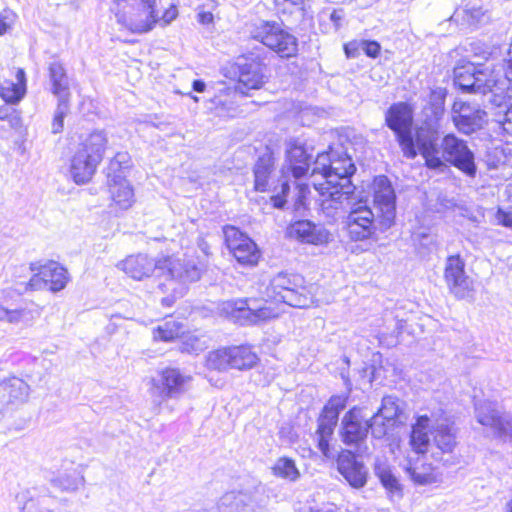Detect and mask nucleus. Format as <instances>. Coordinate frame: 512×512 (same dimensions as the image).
Segmentation results:
<instances>
[{
	"mask_svg": "<svg viewBox=\"0 0 512 512\" xmlns=\"http://www.w3.org/2000/svg\"><path fill=\"white\" fill-rule=\"evenodd\" d=\"M355 171L352 158L343 148H330L328 152L318 154L312 177L319 175L322 180H315L313 186L319 194L321 210L327 217L334 218L350 204L355 190L350 178Z\"/></svg>",
	"mask_w": 512,
	"mask_h": 512,
	"instance_id": "obj_1",
	"label": "nucleus"
},
{
	"mask_svg": "<svg viewBox=\"0 0 512 512\" xmlns=\"http://www.w3.org/2000/svg\"><path fill=\"white\" fill-rule=\"evenodd\" d=\"M310 160L311 155L302 145L289 142L278 177L274 156L272 152L266 151L254 165V189L258 192H273L270 198L272 205L277 209L284 208L290 191V175L296 181L301 179L309 170Z\"/></svg>",
	"mask_w": 512,
	"mask_h": 512,
	"instance_id": "obj_2",
	"label": "nucleus"
},
{
	"mask_svg": "<svg viewBox=\"0 0 512 512\" xmlns=\"http://www.w3.org/2000/svg\"><path fill=\"white\" fill-rule=\"evenodd\" d=\"M417 153L425 159V164L430 169L442 171L448 162L469 176H474L476 166L474 154L468 148L466 142L454 134L443 137L441 145H438V133L429 126H421L416 129Z\"/></svg>",
	"mask_w": 512,
	"mask_h": 512,
	"instance_id": "obj_3",
	"label": "nucleus"
},
{
	"mask_svg": "<svg viewBox=\"0 0 512 512\" xmlns=\"http://www.w3.org/2000/svg\"><path fill=\"white\" fill-rule=\"evenodd\" d=\"M454 83L463 92L494 96V103L500 102L512 81V40L506 59V70L503 74L501 65L492 63H475L461 61L453 71Z\"/></svg>",
	"mask_w": 512,
	"mask_h": 512,
	"instance_id": "obj_4",
	"label": "nucleus"
},
{
	"mask_svg": "<svg viewBox=\"0 0 512 512\" xmlns=\"http://www.w3.org/2000/svg\"><path fill=\"white\" fill-rule=\"evenodd\" d=\"M428 417L422 416L413 425L410 445L418 454L429 453L436 461H446L445 456L451 455L457 447V429L448 420L436 421L427 432Z\"/></svg>",
	"mask_w": 512,
	"mask_h": 512,
	"instance_id": "obj_5",
	"label": "nucleus"
},
{
	"mask_svg": "<svg viewBox=\"0 0 512 512\" xmlns=\"http://www.w3.org/2000/svg\"><path fill=\"white\" fill-rule=\"evenodd\" d=\"M107 144V135L101 130L93 131L79 144L70 165L71 176L77 184L91 180L103 159Z\"/></svg>",
	"mask_w": 512,
	"mask_h": 512,
	"instance_id": "obj_6",
	"label": "nucleus"
},
{
	"mask_svg": "<svg viewBox=\"0 0 512 512\" xmlns=\"http://www.w3.org/2000/svg\"><path fill=\"white\" fill-rule=\"evenodd\" d=\"M113 4L117 23L132 33H147L160 19L156 0H113Z\"/></svg>",
	"mask_w": 512,
	"mask_h": 512,
	"instance_id": "obj_7",
	"label": "nucleus"
},
{
	"mask_svg": "<svg viewBox=\"0 0 512 512\" xmlns=\"http://www.w3.org/2000/svg\"><path fill=\"white\" fill-rule=\"evenodd\" d=\"M266 295L275 302L291 307L307 308L313 304V295L299 274L279 272L270 280Z\"/></svg>",
	"mask_w": 512,
	"mask_h": 512,
	"instance_id": "obj_8",
	"label": "nucleus"
},
{
	"mask_svg": "<svg viewBox=\"0 0 512 512\" xmlns=\"http://www.w3.org/2000/svg\"><path fill=\"white\" fill-rule=\"evenodd\" d=\"M249 33L281 57H291L297 52V39L283 28L282 23L258 20L250 25Z\"/></svg>",
	"mask_w": 512,
	"mask_h": 512,
	"instance_id": "obj_9",
	"label": "nucleus"
},
{
	"mask_svg": "<svg viewBox=\"0 0 512 512\" xmlns=\"http://www.w3.org/2000/svg\"><path fill=\"white\" fill-rule=\"evenodd\" d=\"M201 273L202 270L195 260L186 255L160 257V276L169 281V289L178 295H184L187 285L198 281Z\"/></svg>",
	"mask_w": 512,
	"mask_h": 512,
	"instance_id": "obj_10",
	"label": "nucleus"
},
{
	"mask_svg": "<svg viewBox=\"0 0 512 512\" xmlns=\"http://www.w3.org/2000/svg\"><path fill=\"white\" fill-rule=\"evenodd\" d=\"M412 122V112L404 102L392 104L385 113V123L395 133L402 153L408 159H414L418 150Z\"/></svg>",
	"mask_w": 512,
	"mask_h": 512,
	"instance_id": "obj_11",
	"label": "nucleus"
},
{
	"mask_svg": "<svg viewBox=\"0 0 512 512\" xmlns=\"http://www.w3.org/2000/svg\"><path fill=\"white\" fill-rule=\"evenodd\" d=\"M258 356L246 345L223 347L210 351L206 357L208 369L224 372L229 369L248 370L258 363Z\"/></svg>",
	"mask_w": 512,
	"mask_h": 512,
	"instance_id": "obj_12",
	"label": "nucleus"
},
{
	"mask_svg": "<svg viewBox=\"0 0 512 512\" xmlns=\"http://www.w3.org/2000/svg\"><path fill=\"white\" fill-rule=\"evenodd\" d=\"M225 242L237 262L243 266L257 265L261 253L255 242L234 226L223 228Z\"/></svg>",
	"mask_w": 512,
	"mask_h": 512,
	"instance_id": "obj_13",
	"label": "nucleus"
},
{
	"mask_svg": "<svg viewBox=\"0 0 512 512\" xmlns=\"http://www.w3.org/2000/svg\"><path fill=\"white\" fill-rule=\"evenodd\" d=\"M444 280L451 294L457 299L474 296V281L465 272V263L459 255L449 256L445 263Z\"/></svg>",
	"mask_w": 512,
	"mask_h": 512,
	"instance_id": "obj_14",
	"label": "nucleus"
},
{
	"mask_svg": "<svg viewBox=\"0 0 512 512\" xmlns=\"http://www.w3.org/2000/svg\"><path fill=\"white\" fill-rule=\"evenodd\" d=\"M477 421L489 427L492 433L503 440H512V415L501 412L492 402H477L475 404Z\"/></svg>",
	"mask_w": 512,
	"mask_h": 512,
	"instance_id": "obj_15",
	"label": "nucleus"
},
{
	"mask_svg": "<svg viewBox=\"0 0 512 512\" xmlns=\"http://www.w3.org/2000/svg\"><path fill=\"white\" fill-rule=\"evenodd\" d=\"M371 429V417L363 407H353L342 418L340 436L344 444L358 446Z\"/></svg>",
	"mask_w": 512,
	"mask_h": 512,
	"instance_id": "obj_16",
	"label": "nucleus"
},
{
	"mask_svg": "<svg viewBox=\"0 0 512 512\" xmlns=\"http://www.w3.org/2000/svg\"><path fill=\"white\" fill-rule=\"evenodd\" d=\"M374 204L380 213L378 217L382 227L389 228L396 215V195L386 176L381 175L374 180Z\"/></svg>",
	"mask_w": 512,
	"mask_h": 512,
	"instance_id": "obj_17",
	"label": "nucleus"
},
{
	"mask_svg": "<svg viewBox=\"0 0 512 512\" xmlns=\"http://www.w3.org/2000/svg\"><path fill=\"white\" fill-rule=\"evenodd\" d=\"M451 119L455 127L464 134L481 129L486 121V112L478 104L456 100L451 110Z\"/></svg>",
	"mask_w": 512,
	"mask_h": 512,
	"instance_id": "obj_18",
	"label": "nucleus"
},
{
	"mask_svg": "<svg viewBox=\"0 0 512 512\" xmlns=\"http://www.w3.org/2000/svg\"><path fill=\"white\" fill-rule=\"evenodd\" d=\"M346 229L351 240L363 241L376 232L375 215L366 205L353 208L346 218Z\"/></svg>",
	"mask_w": 512,
	"mask_h": 512,
	"instance_id": "obj_19",
	"label": "nucleus"
},
{
	"mask_svg": "<svg viewBox=\"0 0 512 512\" xmlns=\"http://www.w3.org/2000/svg\"><path fill=\"white\" fill-rule=\"evenodd\" d=\"M191 380L190 376L184 375L176 368H166L161 372L160 379L151 380V395L159 393V397L178 398L185 392V386Z\"/></svg>",
	"mask_w": 512,
	"mask_h": 512,
	"instance_id": "obj_20",
	"label": "nucleus"
},
{
	"mask_svg": "<svg viewBox=\"0 0 512 512\" xmlns=\"http://www.w3.org/2000/svg\"><path fill=\"white\" fill-rule=\"evenodd\" d=\"M239 74L237 90L247 93V90L260 89L267 80L266 65L257 59L241 58L238 61Z\"/></svg>",
	"mask_w": 512,
	"mask_h": 512,
	"instance_id": "obj_21",
	"label": "nucleus"
},
{
	"mask_svg": "<svg viewBox=\"0 0 512 512\" xmlns=\"http://www.w3.org/2000/svg\"><path fill=\"white\" fill-rule=\"evenodd\" d=\"M287 235L304 244L327 245L333 239L332 234L323 226L309 220H299L287 228Z\"/></svg>",
	"mask_w": 512,
	"mask_h": 512,
	"instance_id": "obj_22",
	"label": "nucleus"
},
{
	"mask_svg": "<svg viewBox=\"0 0 512 512\" xmlns=\"http://www.w3.org/2000/svg\"><path fill=\"white\" fill-rule=\"evenodd\" d=\"M401 401L394 396H385L381 407L371 417V433L375 438L386 435L388 428L392 426L401 413Z\"/></svg>",
	"mask_w": 512,
	"mask_h": 512,
	"instance_id": "obj_23",
	"label": "nucleus"
},
{
	"mask_svg": "<svg viewBox=\"0 0 512 512\" xmlns=\"http://www.w3.org/2000/svg\"><path fill=\"white\" fill-rule=\"evenodd\" d=\"M117 267L134 280H144L157 271L160 275V258L157 260L146 254L129 255Z\"/></svg>",
	"mask_w": 512,
	"mask_h": 512,
	"instance_id": "obj_24",
	"label": "nucleus"
},
{
	"mask_svg": "<svg viewBox=\"0 0 512 512\" xmlns=\"http://www.w3.org/2000/svg\"><path fill=\"white\" fill-rule=\"evenodd\" d=\"M339 473L353 488H362L367 482L368 472L364 464L356 459L354 453L349 450L340 452L337 458Z\"/></svg>",
	"mask_w": 512,
	"mask_h": 512,
	"instance_id": "obj_25",
	"label": "nucleus"
},
{
	"mask_svg": "<svg viewBox=\"0 0 512 512\" xmlns=\"http://www.w3.org/2000/svg\"><path fill=\"white\" fill-rule=\"evenodd\" d=\"M224 310L241 325L257 324L276 316L270 307L264 306L254 309L248 306L246 300L227 302Z\"/></svg>",
	"mask_w": 512,
	"mask_h": 512,
	"instance_id": "obj_26",
	"label": "nucleus"
},
{
	"mask_svg": "<svg viewBox=\"0 0 512 512\" xmlns=\"http://www.w3.org/2000/svg\"><path fill=\"white\" fill-rule=\"evenodd\" d=\"M30 387L22 379L11 377L0 382V412L10 406L19 405L27 401Z\"/></svg>",
	"mask_w": 512,
	"mask_h": 512,
	"instance_id": "obj_27",
	"label": "nucleus"
},
{
	"mask_svg": "<svg viewBox=\"0 0 512 512\" xmlns=\"http://www.w3.org/2000/svg\"><path fill=\"white\" fill-rule=\"evenodd\" d=\"M40 309L30 307L29 305L20 306L14 309H8L0 305V322L10 325L31 326L33 322L40 317Z\"/></svg>",
	"mask_w": 512,
	"mask_h": 512,
	"instance_id": "obj_28",
	"label": "nucleus"
},
{
	"mask_svg": "<svg viewBox=\"0 0 512 512\" xmlns=\"http://www.w3.org/2000/svg\"><path fill=\"white\" fill-rule=\"evenodd\" d=\"M108 183L113 202L121 210L130 208L134 203V192L124 175H115Z\"/></svg>",
	"mask_w": 512,
	"mask_h": 512,
	"instance_id": "obj_29",
	"label": "nucleus"
},
{
	"mask_svg": "<svg viewBox=\"0 0 512 512\" xmlns=\"http://www.w3.org/2000/svg\"><path fill=\"white\" fill-rule=\"evenodd\" d=\"M48 73L51 92L58 97V101L61 99L68 100L70 94L69 78L63 64L58 61L51 62L48 67Z\"/></svg>",
	"mask_w": 512,
	"mask_h": 512,
	"instance_id": "obj_30",
	"label": "nucleus"
},
{
	"mask_svg": "<svg viewBox=\"0 0 512 512\" xmlns=\"http://www.w3.org/2000/svg\"><path fill=\"white\" fill-rule=\"evenodd\" d=\"M26 92V76L23 69L16 72V82L4 81L0 86V97L7 103H18Z\"/></svg>",
	"mask_w": 512,
	"mask_h": 512,
	"instance_id": "obj_31",
	"label": "nucleus"
},
{
	"mask_svg": "<svg viewBox=\"0 0 512 512\" xmlns=\"http://www.w3.org/2000/svg\"><path fill=\"white\" fill-rule=\"evenodd\" d=\"M41 274L47 279L48 289L52 292L63 290L69 281L67 270L53 261L41 265Z\"/></svg>",
	"mask_w": 512,
	"mask_h": 512,
	"instance_id": "obj_32",
	"label": "nucleus"
},
{
	"mask_svg": "<svg viewBox=\"0 0 512 512\" xmlns=\"http://www.w3.org/2000/svg\"><path fill=\"white\" fill-rule=\"evenodd\" d=\"M333 417V415L327 416L322 414L316 431L318 448L323 456L328 459L334 457V454L330 449L329 441L338 420Z\"/></svg>",
	"mask_w": 512,
	"mask_h": 512,
	"instance_id": "obj_33",
	"label": "nucleus"
},
{
	"mask_svg": "<svg viewBox=\"0 0 512 512\" xmlns=\"http://www.w3.org/2000/svg\"><path fill=\"white\" fill-rule=\"evenodd\" d=\"M252 502L251 496L244 492L231 491L225 493L219 501V512H241Z\"/></svg>",
	"mask_w": 512,
	"mask_h": 512,
	"instance_id": "obj_34",
	"label": "nucleus"
},
{
	"mask_svg": "<svg viewBox=\"0 0 512 512\" xmlns=\"http://www.w3.org/2000/svg\"><path fill=\"white\" fill-rule=\"evenodd\" d=\"M272 474L289 482H296L301 476L295 461L289 457L278 458L272 466Z\"/></svg>",
	"mask_w": 512,
	"mask_h": 512,
	"instance_id": "obj_35",
	"label": "nucleus"
},
{
	"mask_svg": "<svg viewBox=\"0 0 512 512\" xmlns=\"http://www.w3.org/2000/svg\"><path fill=\"white\" fill-rule=\"evenodd\" d=\"M374 471L376 476L379 478L382 485L390 490V491H397L400 489L399 482L394 475L391 467L386 463V461H382L378 459L375 462Z\"/></svg>",
	"mask_w": 512,
	"mask_h": 512,
	"instance_id": "obj_36",
	"label": "nucleus"
},
{
	"mask_svg": "<svg viewBox=\"0 0 512 512\" xmlns=\"http://www.w3.org/2000/svg\"><path fill=\"white\" fill-rule=\"evenodd\" d=\"M411 479L419 485H428L437 481V476L434 473V468L430 464H422L421 466L407 467Z\"/></svg>",
	"mask_w": 512,
	"mask_h": 512,
	"instance_id": "obj_37",
	"label": "nucleus"
},
{
	"mask_svg": "<svg viewBox=\"0 0 512 512\" xmlns=\"http://www.w3.org/2000/svg\"><path fill=\"white\" fill-rule=\"evenodd\" d=\"M182 333V325L175 321L169 320L164 322L162 325H159L153 331L154 339L162 340V341H172L175 338L179 337Z\"/></svg>",
	"mask_w": 512,
	"mask_h": 512,
	"instance_id": "obj_38",
	"label": "nucleus"
},
{
	"mask_svg": "<svg viewBox=\"0 0 512 512\" xmlns=\"http://www.w3.org/2000/svg\"><path fill=\"white\" fill-rule=\"evenodd\" d=\"M207 348L206 340L202 337L190 334L183 338L180 350L189 354H198Z\"/></svg>",
	"mask_w": 512,
	"mask_h": 512,
	"instance_id": "obj_39",
	"label": "nucleus"
},
{
	"mask_svg": "<svg viewBox=\"0 0 512 512\" xmlns=\"http://www.w3.org/2000/svg\"><path fill=\"white\" fill-rule=\"evenodd\" d=\"M30 270L34 272L33 276L26 284V291H39L48 289L47 279L41 274V265L31 263Z\"/></svg>",
	"mask_w": 512,
	"mask_h": 512,
	"instance_id": "obj_40",
	"label": "nucleus"
},
{
	"mask_svg": "<svg viewBox=\"0 0 512 512\" xmlns=\"http://www.w3.org/2000/svg\"><path fill=\"white\" fill-rule=\"evenodd\" d=\"M347 397L342 395L332 396L328 403L324 406L322 414L330 416L333 415L334 419L338 420L339 413L345 409Z\"/></svg>",
	"mask_w": 512,
	"mask_h": 512,
	"instance_id": "obj_41",
	"label": "nucleus"
},
{
	"mask_svg": "<svg viewBox=\"0 0 512 512\" xmlns=\"http://www.w3.org/2000/svg\"><path fill=\"white\" fill-rule=\"evenodd\" d=\"M68 112V100L61 99L58 101V105L52 121V133L57 134L63 130L64 117Z\"/></svg>",
	"mask_w": 512,
	"mask_h": 512,
	"instance_id": "obj_42",
	"label": "nucleus"
},
{
	"mask_svg": "<svg viewBox=\"0 0 512 512\" xmlns=\"http://www.w3.org/2000/svg\"><path fill=\"white\" fill-rule=\"evenodd\" d=\"M463 13H464L465 20L470 25H475V24L480 23L485 16V11L481 7H475V6L465 8L463 10Z\"/></svg>",
	"mask_w": 512,
	"mask_h": 512,
	"instance_id": "obj_43",
	"label": "nucleus"
},
{
	"mask_svg": "<svg viewBox=\"0 0 512 512\" xmlns=\"http://www.w3.org/2000/svg\"><path fill=\"white\" fill-rule=\"evenodd\" d=\"M28 494H29V491H23V492L17 494V496H16L17 501L19 503H23V505L21 507L23 512H52V510L47 507H40L37 511H33L35 502L32 499L29 501H25Z\"/></svg>",
	"mask_w": 512,
	"mask_h": 512,
	"instance_id": "obj_44",
	"label": "nucleus"
},
{
	"mask_svg": "<svg viewBox=\"0 0 512 512\" xmlns=\"http://www.w3.org/2000/svg\"><path fill=\"white\" fill-rule=\"evenodd\" d=\"M83 481L82 477H75V478H67L64 479L62 477L57 478L55 480L56 484L62 489V490H76Z\"/></svg>",
	"mask_w": 512,
	"mask_h": 512,
	"instance_id": "obj_45",
	"label": "nucleus"
},
{
	"mask_svg": "<svg viewBox=\"0 0 512 512\" xmlns=\"http://www.w3.org/2000/svg\"><path fill=\"white\" fill-rule=\"evenodd\" d=\"M495 222L512 230V212H506L499 208L495 214Z\"/></svg>",
	"mask_w": 512,
	"mask_h": 512,
	"instance_id": "obj_46",
	"label": "nucleus"
},
{
	"mask_svg": "<svg viewBox=\"0 0 512 512\" xmlns=\"http://www.w3.org/2000/svg\"><path fill=\"white\" fill-rule=\"evenodd\" d=\"M296 201L295 206L299 207L305 205L307 194L309 193V186L304 183H296Z\"/></svg>",
	"mask_w": 512,
	"mask_h": 512,
	"instance_id": "obj_47",
	"label": "nucleus"
},
{
	"mask_svg": "<svg viewBox=\"0 0 512 512\" xmlns=\"http://www.w3.org/2000/svg\"><path fill=\"white\" fill-rule=\"evenodd\" d=\"M380 45L376 41H365L362 44V49L364 50L365 54L369 57H377L380 53Z\"/></svg>",
	"mask_w": 512,
	"mask_h": 512,
	"instance_id": "obj_48",
	"label": "nucleus"
},
{
	"mask_svg": "<svg viewBox=\"0 0 512 512\" xmlns=\"http://www.w3.org/2000/svg\"><path fill=\"white\" fill-rule=\"evenodd\" d=\"M125 169L126 168H124V166H122L119 163H115V166L112 167V159H111L109 162V165L107 167L108 182H111L113 176H115V175H124L123 173H124Z\"/></svg>",
	"mask_w": 512,
	"mask_h": 512,
	"instance_id": "obj_49",
	"label": "nucleus"
},
{
	"mask_svg": "<svg viewBox=\"0 0 512 512\" xmlns=\"http://www.w3.org/2000/svg\"><path fill=\"white\" fill-rule=\"evenodd\" d=\"M115 163H119L127 169L130 166V156L127 152H118L112 158V167L115 166Z\"/></svg>",
	"mask_w": 512,
	"mask_h": 512,
	"instance_id": "obj_50",
	"label": "nucleus"
},
{
	"mask_svg": "<svg viewBox=\"0 0 512 512\" xmlns=\"http://www.w3.org/2000/svg\"><path fill=\"white\" fill-rule=\"evenodd\" d=\"M178 11L175 6H171L168 9H166L162 16H160V20L163 21L165 25L169 24L171 21H173L177 17Z\"/></svg>",
	"mask_w": 512,
	"mask_h": 512,
	"instance_id": "obj_51",
	"label": "nucleus"
},
{
	"mask_svg": "<svg viewBox=\"0 0 512 512\" xmlns=\"http://www.w3.org/2000/svg\"><path fill=\"white\" fill-rule=\"evenodd\" d=\"M299 512H342V511L336 505L328 503V504H325L315 510L312 509L311 507H309L308 510L302 509Z\"/></svg>",
	"mask_w": 512,
	"mask_h": 512,
	"instance_id": "obj_52",
	"label": "nucleus"
},
{
	"mask_svg": "<svg viewBox=\"0 0 512 512\" xmlns=\"http://www.w3.org/2000/svg\"><path fill=\"white\" fill-rule=\"evenodd\" d=\"M502 127L506 133L512 135V111L507 112Z\"/></svg>",
	"mask_w": 512,
	"mask_h": 512,
	"instance_id": "obj_53",
	"label": "nucleus"
},
{
	"mask_svg": "<svg viewBox=\"0 0 512 512\" xmlns=\"http://www.w3.org/2000/svg\"><path fill=\"white\" fill-rule=\"evenodd\" d=\"M330 19L331 21L334 22L335 26L338 27L340 25L341 20L343 19V12L341 10H334L330 14Z\"/></svg>",
	"mask_w": 512,
	"mask_h": 512,
	"instance_id": "obj_54",
	"label": "nucleus"
},
{
	"mask_svg": "<svg viewBox=\"0 0 512 512\" xmlns=\"http://www.w3.org/2000/svg\"><path fill=\"white\" fill-rule=\"evenodd\" d=\"M192 88L194 91H196L198 93H202L205 91L206 84L202 80H194L192 83Z\"/></svg>",
	"mask_w": 512,
	"mask_h": 512,
	"instance_id": "obj_55",
	"label": "nucleus"
},
{
	"mask_svg": "<svg viewBox=\"0 0 512 512\" xmlns=\"http://www.w3.org/2000/svg\"><path fill=\"white\" fill-rule=\"evenodd\" d=\"M172 292H173V294H172V295L167 296V297H165V298H163V299H162V304H163V305H165V306H167V307H170V306L174 303V301H175V299H176L177 297H182V296H183V295H178V294H177L176 292H174V291H172Z\"/></svg>",
	"mask_w": 512,
	"mask_h": 512,
	"instance_id": "obj_56",
	"label": "nucleus"
},
{
	"mask_svg": "<svg viewBox=\"0 0 512 512\" xmlns=\"http://www.w3.org/2000/svg\"><path fill=\"white\" fill-rule=\"evenodd\" d=\"M213 20V15L209 12H203L199 14V21L203 24L210 23Z\"/></svg>",
	"mask_w": 512,
	"mask_h": 512,
	"instance_id": "obj_57",
	"label": "nucleus"
},
{
	"mask_svg": "<svg viewBox=\"0 0 512 512\" xmlns=\"http://www.w3.org/2000/svg\"><path fill=\"white\" fill-rule=\"evenodd\" d=\"M10 116H12V113L10 112L9 108H1L0 109V119L1 120H8V119H10Z\"/></svg>",
	"mask_w": 512,
	"mask_h": 512,
	"instance_id": "obj_58",
	"label": "nucleus"
},
{
	"mask_svg": "<svg viewBox=\"0 0 512 512\" xmlns=\"http://www.w3.org/2000/svg\"><path fill=\"white\" fill-rule=\"evenodd\" d=\"M8 24L6 21L0 17V35L4 34L8 29Z\"/></svg>",
	"mask_w": 512,
	"mask_h": 512,
	"instance_id": "obj_59",
	"label": "nucleus"
},
{
	"mask_svg": "<svg viewBox=\"0 0 512 512\" xmlns=\"http://www.w3.org/2000/svg\"><path fill=\"white\" fill-rule=\"evenodd\" d=\"M505 512H512V499L506 503Z\"/></svg>",
	"mask_w": 512,
	"mask_h": 512,
	"instance_id": "obj_60",
	"label": "nucleus"
},
{
	"mask_svg": "<svg viewBox=\"0 0 512 512\" xmlns=\"http://www.w3.org/2000/svg\"><path fill=\"white\" fill-rule=\"evenodd\" d=\"M187 95L190 96L194 101H196V102L199 101L197 96H193L191 93H188Z\"/></svg>",
	"mask_w": 512,
	"mask_h": 512,
	"instance_id": "obj_61",
	"label": "nucleus"
},
{
	"mask_svg": "<svg viewBox=\"0 0 512 512\" xmlns=\"http://www.w3.org/2000/svg\"><path fill=\"white\" fill-rule=\"evenodd\" d=\"M13 120H17V117L16 116H12V118L10 119V122L13 123Z\"/></svg>",
	"mask_w": 512,
	"mask_h": 512,
	"instance_id": "obj_62",
	"label": "nucleus"
}]
</instances>
